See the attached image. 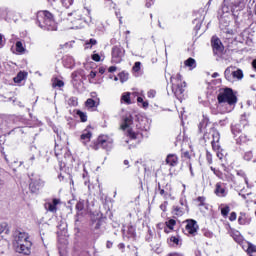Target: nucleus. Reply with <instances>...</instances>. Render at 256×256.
<instances>
[{"label": "nucleus", "instance_id": "f257e3e1", "mask_svg": "<svg viewBox=\"0 0 256 256\" xmlns=\"http://www.w3.org/2000/svg\"><path fill=\"white\" fill-rule=\"evenodd\" d=\"M133 122L136 123V129L137 132L133 131L131 125H133ZM121 129L125 131V129H128V136L130 139H137V135L141 133V131H148L149 126L147 125V119L143 118L141 115L137 114H128L124 118V122L121 125Z\"/></svg>", "mask_w": 256, "mask_h": 256}, {"label": "nucleus", "instance_id": "f03ea898", "mask_svg": "<svg viewBox=\"0 0 256 256\" xmlns=\"http://www.w3.org/2000/svg\"><path fill=\"white\" fill-rule=\"evenodd\" d=\"M37 23L41 29H44V31H57V23L51 12L47 10L39 11L37 13Z\"/></svg>", "mask_w": 256, "mask_h": 256}, {"label": "nucleus", "instance_id": "7ed1b4c3", "mask_svg": "<svg viewBox=\"0 0 256 256\" xmlns=\"http://www.w3.org/2000/svg\"><path fill=\"white\" fill-rule=\"evenodd\" d=\"M170 83H172V92L175 97L181 101V99H183V93H185V87H187V84L183 82V77L181 74H177L176 77L172 76Z\"/></svg>", "mask_w": 256, "mask_h": 256}, {"label": "nucleus", "instance_id": "20e7f679", "mask_svg": "<svg viewBox=\"0 0 256 256\" xmlns=\"http://www.w3.org/2000/svg\"><path fill=\"white\" fill-rule=\"evenodd\" d=\"M218 103H228L230 107H234L237 105V96L233 92L231 88H223L219 90V94L217 96Z\"/></svg>", "mask_w": 256, "mask_h": 256}, {"label": "nucleus", "instance_id": "39448f33", "mask_svg": "<svg viewBox=\"0 0 256 256\" xmlns=\"http://www.w3.org/2000/svg\"><path fill=\"white\" fill-rule=\"evenodd\" d=\"M30 179V183H29V189L31 193H39V191H41V189H43V187H45V181H43V179H41V176L32 173L29 176Z\"/></svg>", "mask_w": 256, "mask_h": 256}, {"label": "nucleus", "instance_id": "423d86ee", "mask_svg": "<svg viewBox=\"0 0 256 256\" xmlns=\"http://www.w3.org/2000/svg\"><path fill=\"white\" fill-rule=\"evenodd\" d=\"M125 57V48L123 46H114L112 48V63H121Z\"/></svg>", "mask_w": 256, "mask_h": 256}, {"label": "nucleus", "instance_id": "0eeeda50", "mask_svg": "<svg viewBox=\"0 0 256 256\" xmlns=\"http://www.w3.org/2000/svg\"><path fill=\"white\" fill-rule=\"evenodd\" d=\"M31 247H33V242H20L16 244L15 251L16 253H20L22 255H31Z\"/></svg>", "mask_w": 256, "mask_h": 256}, {"label": "nucleus", "instance_id": "6e6552de", "mask_svg": "<svg viewBox=\"0 0 256 256\" xmlns=\"http://www.w3.org/2000/svg\"><path fill=\"white\" fill-rule=\"evenodd\" d=\"M211 45H212L214 55H221V53H223V50L225 49L221 40L216 36L212 37Z\"/></svg>", "mask_w": 256, "mask_h": 256}, {"label": "nucleus", "instance_id": "1a4fd4ad", "mask_svg": "<svg viewBox=\"0 0 256 256\" xmlns=\"http://www.w3.org/2000/svg\"><path fill=\"white\" fill-rule=\"evenodd\" d=\"M186 231L189 233V235H195L197 233V230L199 229V225H197V221L190 219L186 221Z\"/></svg>", "mask_w": 256, "mask_h": 256}, {"label": "nucleus", "instance_id": "9d476101", "mask_svg": "<svg viewBox=\"0 0 256 256\" xmlns=\"http://www.w3.org/2000/svg\"><path fill=\"white\" fill-rule=\"evenodd\" d=\"M14 240L16 245L19 243H27L31 241L27 232H15Z\"/></svg>", "mask_w": 256, "mask_h": 256}, {"label": "nucleus", "instance_id": "9b49d317", "mask_svg": "<svg viewBox=\"0 0 256 256\" xmlns=\"http://www.w3.org/2000/svg\"><path fill=\"white\" fill-rule=\"evenodd\" d=\"M99 143L101 144L102 149L106 151L111 150L113 147V140L109 139L107 136H99Z\"/></svg>", "mask_w": 256, "mask_h": 256}, {"label": "nucleus", "instance_id": "f8f14e48", "mask_svg": "<svg viewBox=\"0 0 256 256\" xmlns=\"http://www.w3.org/2000/svg\"><path fill=\"white\" fill-rule=\"evenodd\" d=\"M92 137L93 133L88 128H86L80 136V141L83 143V145H87V143L91 141Z\"/></svg>", "mask_w": 256, "mask_h": 256}, {"label": "nucleus", "instance_id": "ddd939ff", "mask_svg": "<svg viewBox=\"0 0 256 256\" xmlns=\"http://www.w3.org/2000/svg\"><path fill=\"white\" fill-rule=\"evenodd\" d=\"M123 235L124 237H127L128 239H135V227L133 225H128L123 229Z\"/></svg>", "mask_w": 256, "mask_h": 256}, {"label": "nucleus", "instance_id": "4468645a", "mask_svg": "<svg viewBox=\"0 0 256 256\" xmlns=\"http://www.w3.org/2000/svg\"><path fill=\"white\" fill-rule=\"evenodd\" d=\"M215 195H217V197H226L227 195V190H225L223 183L218 182L216 184V188L214 191Z\"/></svg>", "mask_w": 256, "mask_h": 256}, {"label": "nucleus", "instance_id": "2eb2a0df", "mask_svg": "<svg viewBox=\"0 0 256 256\" xmlns=\"http://www.w3.org/2000/svg\"><path fill=\"white\" fill-rule=\"evenodd\" d=\"M167 165H170V167H177L179 163V158L175 154H169L166 158Z\"/></svg>", "mask_w": 256, "mask_h": 256}, {"label": "nucleus", "instance_id": "dca6fc26", "mask_svg": "<svg viewBox=\"0 0 256 256\" xmlns=\"http://www.w3.org/2000/svg\"><path fill=\"white\" fill-rule=\"evenodd\" d=\"M102 225H103V220H101V219L92 221V224H91L92 231H94V233H101Z\"/></svg>", "mask_w": 256, "mask_h": 256}, {"label": "nucleus", "instance_id": "f3484780", "mask_svg": "<svg viewBox=\"0 0 256 256\" xmlns=\"http://www.w3.org/2000/svg\"><path fill=\"white\" fill-rule=\"evenodd\" d=\"M207 125H209V118H207L206 116H203V119L198 125L199 133H203V129H206Z\"/></svg>", "mask_w": 256, "mask_h": 256}, {"label": "nucleus", "instance_id": "a211bd4d", "mask_svg": "<svg viewBox=\"0 0 256 256\" xmlns=\"http://www.w3.org/2000/svg\"><path fill=\"white\" fill-rule=\"evenodd\" d=\"M121 103L126 105H131V92H124L120 99Z\"/></svg>", "mask_w": 256, "mask_h": 256}, {"label": "nucleus", "instance_id": "6ab92c4d", "mask_svg": "<svg viewBox=\"0 0 256 256\" xmlns=\"http://www.w3.org/2000/svg\"><path fill=\"white\" fill-rule=\"evenodd\" d=\"M211 171H213L214 175H216V177H218L222 181H229V177H227V175L224 176L223 172H221L220 170L211 167Z\"/></svg>", "mask_w": 256, "mask_h": 256}, {"label": "nucleus", "instance_id": "aec40b11", "mask_svg": "<svg viewBox=\"0 0 256 256\" xmlns=\"http://www.w3.org/2000/svg\"><path fill=\"white\" fill-rule=\"evenodd\" d=\"M30 151L32 152V154L30 155V158L28 159V163H29V165H33V162L35 161V155H37V153H39V151L37 150V147H35V146H31Z\"/></svg>", "mask_w": 256, "mask_h": 256}, {"label": "nucleus", "instance_id": "412c9836", "mask_svg": "<svg viewBox=\"0 0 256 256\" xmlns=\"http://www.w3.org/2000/svg\"><path fill=\"white\" fill-rule=\"evenodd\" d=\"M224 77L227 81H229L230 83H233L234 76H233V71H231L230 68H226V70L224 71Z\"/></svg>", "mask_w": 256, "mask_h": 256}, {"label": "nucleus", "instance_id": "4be33fe9", "mask_svg": "<svg viewBox=\"0 0 256 256\" xmlns=\"http://www.w3.org/2000/svg\"><path fill=\"white\" fill-rule=\"evenodd\" d=\"M24 79H27V72H19L16 77H14V83H21V81H24Z\"/></svg>", "mask_w": 256, "mask_h": 256}, {"label": "nucleus", "instance_id": "5701e85b", "mask_svg": "<svg viewBox=\"0 0 256 256\" xmlns=\"http://www.w3.org/2000/svg\"><path fill=\"white\" fill-rule=\"evenodd\" d=\"M231 131L234 137H237L239 133H241V125L240 124L232 125Z\"/></svg>", "mask_w": 256, "mask_h": 256}, {"label": "nucleus", "instance_id": "b1692460", "mask_svg": "<svg viewBox=\"0 0 256 256\" xmlns=\"http://www.w3.org/2000/svg\"><path fill=\"white\" fill-rule=\"evenodd\" d=\"M45 209L47 211H50V213H57V206H54L52 202L46 203Z\"/></svg>", "mask_w": 256, "mask_h": 256}, {"label": "nucleus", "instance_id": "393cba45", "mask_svg": "<svg viewBox=\"0 0 256 256\" xmlns=\"http://www.w3.org/2000/svg\"><path fill=\"white\" fill-rule=\"evenodd\" d=\"M73 16L77 21H81L83 19V15L81 14V11H74L72 13H68V17Z\"/></svg>", "mask_w": 256, "mask_h": 256}, {"label": "nucleus", "instance_id": "a878e982", "mask_svg": "<svg viewBox=\"0 0 256 256\" xmlns=\"http://www.w3.org/2000/svg\"><path fill=\"white\" fill-rule=\"evenodd\" d=\"M76 115H78V117L81 119L82 123H86L87 121V113L81 111V110H78Z\"/></svg>", "mask_w": 256, "mask_h": 256}, {"label": "nucleus", "instance_id": "bb28decb", "mask_svg": "<svg viewBox=\"0 0 256 256\" xmlns=\"http://www.w3.org/2000/svg\"><path fill=\"white\" fill-rule=\"evenodd\" d=\"M233 77L234 79H238L240 81V79H243V70L238 69L236 71H233Z\"/></svg>", "mask_w": 256, "mask_h": 256}, {"label": "nucleus", "instance_id": "cd10ccee", "mask_svg": "<svg viewBox=\"0 0 256 256\" xmlns=\"http://www.w3.org/2000/svg\"><path fill=\"white\" fill-rule=\"evenodd\" d=\"M64 86H65V82H63V80L56 78L52 82V87H64Z\"/></svg>", "mask_w": 256, "mask_h": 256}, {"label": "nucleus", "instance_id": "c85d7f7f", "mask_svg": "<svg viewBox=\"0 0 256 256\" xmlns=\"http://www.w3.org/2000/svg\"><path fill=\"white\" fill-rule=\"evenodd\" d=\"M184 63L186 67H192L193 69H195L196 67V62H195V59L193 58H188Z\"/></svg>", "mask_w": 256, "mask_h": 256}, {"label": "nucleus", "instance_id": "c756f323", "mask_svg": "<svg viewBox=\"0 0 256 256\" xmlns=\"http://www.w3.org/2000/svg\"><path fill=\"white\" fill-rule=\"evenodd\" d=\"M93 45H97V41L93 38L85 42V49H91Z\"/></svg>", "mask_w": 256, "mask_h": 256}, {"label": "nucleus", "instance_id": "7c9ffc66", "mask_svg": "<svg viewBox=\"0 0 256 256\" xmlns=\"http://www.w3.org/2000/svg\"><path fill=\"white\" fill-rule=\"evenodd\" d=\"M16 51L18 53H25V48L23 47V42L22 41H17L16 42Z\"/></svg>", "mask_w": 256, "mask_h": 256}, {"label": "nucleus", "instance_id": "2f4dec72", "mask_svg": "<svg viewBox=\"0 0 256 256\" xmlns=\"http://www.w3.org/2000/svg\"><path fill=\"white\" fill-rule=\"evenodd\" d=\"M248 139H247V135L245 134H241L237 139H236V143H238L239 145H241L242 143H247Z\"/></svg>", "mask_w": 256, "mask_h": 256}, {"label": "nucleus", "instance_id": "473e14b6", "mask_svg": "<svg viewBox=\"0 0 256 256\" xmlns=\"http://www.w3.org/2000/svg\"><path fill=\"white\" fill-rule=\"evenodd\" d=\"M158 191H159V194L162 197H164V199H168L169 193L167 191H165V189L161 188V184H158Z\"/></svg>", "mask_w": 256, "mask_h": 256}, {"label": "nucleus", "instance_id": "72a5a7b5", "mask_svg": "<svg viewBox=\"0 0 256 256\" xmlns=\"http://www.w3.org/2000/svg\"><path fill=\"white\" fill-rule=\"evenodd\" d=\"M119 79H120L121 83H125V81H127L129 79V73L121 72L119 74Z\"/></svg>", "mask_w": 256, "mask_h": 256}, {"label": "nucleus", "instance_id": "f704fd0d", "mask_svg": "<svg viewBox=\"0 0 256 256\" xmlns=\"http://www.w3.org/2000/svg\"><path fill=\"white\" fill-rule=\"evenodd\" d=\"M91 148L94 149V151H99V149H101V143H99V137L97 138L96 141L93 142V144L91 145Z\"/></svg>", "mask_w": 256, "mask_h": 256}, {"label": "nucleus", "instance_id": "c9c22d12", "mask_svg": "<svg viewBox=\"0 0 256 256\" xmlns=\"http://www.w3.org/2000/svg\"><path fill=\"white\" fill-rule=\"evenodd\" d=\"M238 223L239 225H245V223H247V217L245 216V214L240 213V216L238 218Z\"/></svg>", "mask_w": 256, "mask_h": 256}, {"label": "nucleus", "instance_id": "e433bc0d", "mask_svg": "<svg viewBox=\"0 0 256 256\" xmlns=\"http://www.w3.org/2000/svg\"><path fill=\"white\" fill-rule=\"evenodd\" d=\"M77 104H78L77 97H71L68 99V105L70 107H77Z\"/></svg>", "mask_w": 256, "mask_h": 256}, {"label": "nucleus", "instance_id": "4c0bfd02", "mask_svg": "<svg viewBox=\"0 0 256 256\" xmlns=\"http://www.w3.org/2000/svg\"><path fill=\"white\" fill-rule=\"evenodd\" d=\"M176 224L177 221H175L174 219H170L166 222V227H168V229L172 231L173 227H175Z\"/></svg>", "mask_w": 256, "mask_h": 256}, {"label": "nucleus", "instance_id": "58836bf2", "mask_svg": "<svg viewBox=\"0 0 256 256\" xmlns=\"http://www.w3.org/2000/svg\"><path fill=\"white\" fill-rule=\"evenodd\" d=\"M230 211H231V208L229 206H225V207L221 208V215L223 217H227V215H229Z\"/></svg>", "mask_w": 256, "mask_h": 256}, {"label": "nucleus", "instance_id": "ea45409f", "mask_svg": "<svg viewBox=\"0 0 256 256\" xmlns=\"http://www.w3.org/2000/svg\"><path fill=\"white\" fill-rule=\"evenodd\" d=\"M243 158L245 161H251L253 159V151L245 152Z\"/></svg>", "mask_w": 256, "mask_h": 256}, {"label": "nucleus", "instance_id": "a19ab883", "mask_svg": "<svg viewBox=\"0 0 256 256\" xmlns=\"http://www.w3.org/2000/svg\"><path fill=\"white\" fill-rule=\"evenodd\" d=\"M233 239L236 241V243H243V236L237 232L236 234H233Z\"/></svg>", "mask_w": 256, "mask_h": 256}, {"label": "nucleus", "instance_id": "79ce46f5", "mask_svg": "<svg viewBox=\"0 0 256 256\" xmlns=\"http://www.w3.org/2000/svg\"><path fill=\"white\" fill-rule=\"evenodd\" d=\"M247 253L248 255H251V253H256V246L248 243Z\"/></svg>", "mask_w": 256, "mask_h": 256}, {"label": "nucleus", "instance_id": "37998d69", "mask_svg": "<svg viewBox=\"0 0 256 256\" xmlns=\"http://www.w3.org/2000/svg\"><path fill=\"white\" fill-rule=\"evenodd\" d=\"M76 209L78 211H83L85 209V201L80 200L79 202H77Z\"/></svg>", "mask_w": 256, "mask_h": 256}, {"label": "nucleus", "instance_id": "c03bdc74", "mask_svg": "<svg viewBox=\"0 0 256 256\" xmlns=\"http://www.w3.org/2000/svg\"><path fill=\"white\" fill-rule=\"evenodd\" d=\"M237 175H238V177H242L244 179L245 183H249V180L247 179V175L245 174V172L243 170H238Z\"/></svg>", "mask_w": 256, "mask_h": 256}, {"label": "nucleus", "instance_id": "a18cd8bd", "mask_svg": "<svg viewBox=\"0 0 256 256\" xmlns=\"http://www.w3.org/2000/svg\"><path fill=\"white\" fill-rule=\"evenodd\" d=\"M170 242L174 243V245H181V240L177 236L170 237Z\"/></svg>", "mask_w": 256, "mask_h": 256}, {"label": "nucleus", "instance_id": "49530a36", "mask_svg": "<svg viewBox=\"0 0 256 256\" xmlns=\"http://www.w3.org/2000/svg\"><path fill=\"white\" fill-rule=\"evenodd\" d=\"M61 3L66 9H69L73 5V0H61Z\"/></svg>", "mask_w": 256, "mask_h": 256}, {"label": "nucleus", "instance_id": "de8ad7c7", "mask_svg": "<svg viewBox=\"0 0 256 256\" xmlns=\"http://www.w3.org/2000/svg\"><path fill=\"white\" fill-rule=\"evenodd\" d=\"M86 107H90V109H93L95 107V100L93 99H87L85 103Z\"/></svg>", "mask_w": 256, "mask_h": 256}, {"label": "nucleus", "instance_id": "09e8293b", "mask_svg": "<svg viewBox=\"0 0 256 256\" xmlns=\"http://www.w3.org/2000/svg\"><path fill=\"white\" fill-rule=\"evenodd\" d=\"M132 69L135 73H139L141 71V62H135Z\"/></svg>", "mask_w": 256, "mask_h": 256}, {"label": "nucleus", "instance_id": "8fccbe9b", "mask_svg": "<svg viewBox=\"0 0 256 256\" xmlns=\"http://www.w3.org/2000/svg\"><path fill=\"white\" fill-rule=\"evenodd\" d=\"M137 101H138L139 103H142V107H143L144 109H147V107H149V102L143 101V98L138 97V98H137Z\"/></svg>", "mask_w": 256, "mask_h": 256}, {"label": "nucleus", "instance_id": "3c124183", "mask_svg": "<svg viewBox=\"0 0 256 256\" xmlns=\"http://www.w3.org/2000/svg\"><path fill=\"white\" fill-rule=\"evenodd\" d=\"M206 161L208 162L209 165H211V163H213V155L210 154L209 151L206 152Z\"/></svg>", "mask_w": 256, "mask_h": 256}, {"label": "nucleus", "instance_id": "603ef678", "mask_svg": "<svg viewBox=\"0 0 256 256\" xmlns=\"http://www.w3.org/2000/svg\"><path fill=\"white\" fill-rule=\"evenodd\" d=\"M211 145L214 151H219V149L221 148V146H219V142H215V140H212Z\"/></svg>", "mask_w": 256, "mask_h": 256}, {"label": "nucleus", "instance_id": "864d4df0", "mask_svg": "<svg viewBox=\"0 0 256 256\" xmlns=\"http://www.w3.org/2000/svg\"><path fill=\"white\" fill-rule=\"evenodd\" d=\"M54 151H55L56 157H59V155H61V153L59 152V151H61V147L59 144H55Z\"/></svg>", "mask_w": 256, "mask_h": 256}, {"label": "nucleus", "instance_id": "5fc2aeb1", "mask_svg": "<svg viewBox=\"0 0 256 256\" xmlns=\"http://www.w3.org/2000/svg\"><path fill=\"white\" fill-rule=\"evenodd\" d=\"M155 95H157V92L155 90H150L147 93V96L149 97V99H154Z\"/></svg>", "mask_w": 256, "mask_h": 256}, {"label": "nucleus", "instance_id": "6e6d98bb", "mask_svg": "<svg viewBox=\"0 0 256 256\" xmlns=\"http://www.w3.org/2000/svg\"><path fill=\"white\" fill-rule=\"evenodd\" d=\"M197 201H198V203H200V204H199L200 207H203V205H205V197L199 196V197L197 198Z\"/></svg>", "mask_w": 256, "mask_h": 256}, {"label": "nucleus", "instance_id": "4d7b16f0", "mask_svg": "<svg viewBox=\"0 0 256 256\" xmlns=\"http://www.w3.org/2000/svg\"><path fill=\"white\" fill-rule=\"evenodd\" d=\"M213 141H215V143H219V139H220V136H219V132H215L213 135Z\"/></svg>", "mask_w": 256, "mask_h": 256}, {"label": "nucleus", "instance_id": "13d9d810", "mask_svg": "<svg viewBox=\"0 0 256 256\" xmlns=\"http://www.w3.org/2000/svg\"><path fill=\"white\" fill-rule=\"evenodd\" d=\"M92 59L93 61H96L97 63H99V61H101V56L99 54H93Z\"/></svg>", "mask_w": 256, "mask_h": 256}, {"label": "nucleus", "instance_id": "bf43d9fd", "mask_svg": "<svg viewBox=\"0 0 256 256\" xmlns=\"http://www.w3.org/2000/svg\"><path fill=\"white\" fill-rule=\"evenodd\" d=\"M194 23L196 24L195 31H199V29H201V21L194 20Z\"/></svg>", "mask_w": 256, "mask_h": 256}, {"label": "nucleus", "instance_id": "052dcab7", "mask_svg": "<svg viewBox=\"0 0 256 256\" xmlns=\"http://www.w3.org/2000/svg\"><path fill=\"white\" fill-rule=\"evenodd\" d=\"M3 123H5V119H3V116L0 115V133L3 131V129H5Z\"/></svg>", "mask_w": 256, "mask_h": 256}, {"label": "nucleus", "instance_id": "680f3d73", "mask_svg": "<svg viewBox=\"0 0 256 256\" xmlns=\"http://www.w3.org/2000/svg\"><path fill=\"white\" fill-rule=\"evenodd\" d=\"M81 71L80 72H73L72 73V79L74 80V81H77V78L79 77V75H81Z\"/></svg>", "mask_w": 256, "mask_h": 256}, {"label": "nucleus", "instance_id": "e2e57ef3", "mask_svg": "<svg viewBox=\"0 0 256 256\" xmlns=\"http://www.w3.org/2000/svg\"><path fill=\"white\" fill-rule=\"evenodd\" d=\"M237 219V213L231 212L229 221H235Z\"/></svg>", "mask_w": 256, "mask_h": 256}, {"label": "nucleus", "instance_id": "0e129e2a", "mask_svg": "<svg viewBox=\"0 0 256 256\" xmlns=\"http://www.w3.org/2000/svg\"><path fill=\"white\" fill-rule=\"evenodd\" d=\"M51 203L54 207H57L61 203V200L54 198Z\"/></svg>", "mask_w": 256, "mask_h": 256}, {"label": "nucleus", "instance_id": "69168bd1", "mask_svg": "<svg viewBox=\"0 0 256 256\" xmlns=\"http://www.w3.org/2000/svg\"><path fill=\"white\" fill-rule=\"evenodd\" d=\"M7 227V225L5 224H0V235L3 234V232L5 231V228Z\"/></svg>", "mask_w": 256, "mask_h": 256}, {"label": "nucleus", "instance_id": "338daca9", "mask_svg": "<svg viewBox=\"0 0 256 256\" xmlns=\"http://www.w3.org/2000/svg\"><path fill=\"white\" fill-rule=\"evenodd\" d=\"M90 79H95V77H97V72L95 71H91L89 74Z\"/></svg>", "mask_w": 256, "mask_h": 256}, {"label": "nucleus", "instance_id": "774afa93", "mask_svg": "<svg viewBox=\"0 0 256 256\" xmlns=\"http://www.w3.org/2000/svg\"><path fill=\"white\" fill-rule=\"evenodd\" d=\"M108 71H109V73H115V71H117V67L111 66V67H109Z\"/></svg>", "mask_w": 256, "mask_h": 256}]
</instances>
